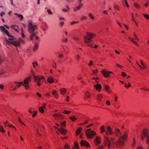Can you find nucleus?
I'll list each match as a JSON object with an SVG mask.
<instances>
[{"instance_id":"1","label":"nucleus","mask_w":149,"mask_h":149,"mask_svg":"<svg viewBox=\"0 0 149 149\" xmlns=\"http://www.w3.org/2000/svg\"><path fill=\"white\" fill-rule=\"evenodd\" d=\"M28 23V31L30 34V39L31 40H32L34 39V38L36 37L37 32H36L35 30L37 29V26L36 25H33L32 21L31 20H28L27 21Z\"/></svg>"},{"instance_id":"2","label":"nucleus","mask_w":149,"mask_h":149,"mask_svg":"<svg viewBox=\"0 0 149 149\" xmlns=\"http://www.w3.org/2000/svg\"><path fill=\"white\" fill-rule=\"evenodd\" d=\"M128 136L127 133H125L123 135L120 137L118 141L116 142H113V146L114 147L115 146L116 148L119 147L121 148V146L124 145V142L122 139L125 140L126 139Z\"/></svg>"},{"instance_id":"3","label":"nucleus","mask_w":149,"mask_h":149,"mask_svg":"<svg viewBox=\"0 0 149 149\" xmlns=\"http://www.w3.org/2000/svg\"><path fill=\"white\" fill-rule=\"evenodd\" d=\"M5 41L7 44H12L15 47L19 46L20 43H21L23 44H24L25 43V42L24 40L21 38H20L18 41H9L7 39H6Z\"/></svg>"},{"instance_id":"4","label":"nucleus","mask_w":149,"mask_h":149,"mask_svg":"<svg viewBox=\"0 0 149 149\" xmlns=\"http://www.w3.org/2000/svg\"><path fill=\"white\" fill-rule=\"evenodd\" d=\"M104 144L105 146H107L108 148L110 149L111 146V142L113 144L114 139L112 137L110 138L111 141L109 140L108 138L105 136H104Z\"/></svg>"},{"instance_id":"5","label":"nucleus","mask_w":149,"mask_h":149,"mask_svg":"<svg viewBox=\"0 0 149 149\" xmlns=\"http://www.w3.org/2000/svg\"><path fill=\"white\" fill-rule=\"evenodd\" d=\"M95 35L94 34L89 33L88 32L86 33V36L84 37V42L85 43H88L90 42V40L92 39Z\"/></svg>"},{"instance_id":"6","label":"nucleus","mask_w":149,"mask_h":149,"mask_svg":"<svg viewBox=\"0 0 149 149\" xmlns=\"http://www.w3.org/2000/svg\"><path fill=\"white\" fill-rule=\"evenodd\" d=\"M85 134L88 139L92 138L93 136L96 135V133L92 131L91 129L86 130Z\"/></svg>"},{"instance_id":"7","label":"nucleus","mask_w":149,"mask_h":149,"mask_svg":"<svg viewBox=\"0 0 149 149\" xmlns=\"http://www.w3.org/2000/svg\"><path fill=\"white\" fill-rule=\"evenodd\" d=\"M142 140H143L145 138H146V141L148 144H149V136L148 135L146 130H143L142 132V135H141Z\"/></svg>"},{"instance_id":"8","label":"nucleus","mask_w":149,"mask_h":149,"mask_svg":"<svg viewBox=\"0 0 149 149\" xmlns=\"http://www.w3.org/2000/svg\"><path fill=\"white\" fill-rule=\"evenodd\" d=\"M30 79V78L29 77H28L26 78L24 80V83L22 84L23 86L25 87V89L27 90L29 89V86L28 84Z\"/></svg>"},{"instance_id":"9","label":"nucleus","mask_w":149,"mask_h":149,"mask_svg":"<svg viewBox=\"0 0 149 149\" xmlns=\"http://www.w3.org/2000/svg\"><path fill=\"white\" fill-rule=\"evenodd\" d=\"M53 116L54 117L55 119L57 120L62 119L63 118V116L60 113L58 114L55 113L53 115Z\"/></svg>"},{"instance_id":"10","label":"nucleus","mask_w":149,"mask_h":149,"mask_svg":"<svg viewBox=\"0 0 149 149\" xmlns=\"http://www.w3.org/2000/svg\"><path fill=\"white\" fill-rule=\"evenodd\" d=\"M32 75L33 76L34 81H37V80H40L41 79H44V77L43 76H36L35 73L32 72Z\"/></svg>"},{"instance_id":"11","label":"nucleus","mask_w":149,"mask_h":149,"mask_svg":"<svg viewBox=\"0 0 149 149\" xmlns=\"http://www.w3.org/2000/svg\"><path fill=\"white\" fill-rule=\"evenodd\" d=\"M105 133L107 135L109 134L112 135L113 134V132L112 131V130L110 127L108 126L107 128V131H105Z\"/></svg>"},{"instance_id":"12","label":"nucleus","mask_w":149,"mask_h":149,"mask_svg":"<svg viewBox=\"0 0 149 149\" xmlns=\"http://www.w3.org/2000/svg\"><path fill=\"white\" fill-rule=\"evenodd\" d=\"M101 73L105 77H108L110 76L109 74L112 73V72L110 71L107 72L104 70L101 71Z\"/></svg>"},{"instance_id":"13","label":"nucleus","mask_w":149,"mask_h":149,"mask_svg":"<svg viewBox=\"0 0 149 149\" xmlns=\"http://www.w3.org/2000/svg\"><path fill=\"white\" fill-rule=\"evenodd\" d=\"M0 30L2 32H4L7 36H9V33L3 26H0Z\"/></svg>"},{"instance_id":"14","label":"nucleus","mask_w":149,"mask_h":149,"mask_svg":"<svg viewBox=\"0 0 149 149\" xmlns=\"http://www.w3.org/2000/svg\"><path fill=\"white\" fill-rule=\"evenodd\" d=\"M56 129H57L58 131L63 134H65L66 133V130L61 127L60 128H57L55 126L54 127Z\"/></svg>"},{"instance_id":"15","label":"nucleus","mask_w":149,"mask_h":149,"mask_svg":"<svg viewBox=\"0 0 149 149\" xmlns=\"http://www.w3.org/2000/svg\"><path fill=\"white\" fill-rule=\"evenodd\" d=\"M113 134H114L116 136L119 137L121 135V133L120 130L118 129L115 128L114 130Z\"/></svg>"},{"instance_id":"16","label":"nucleus","mask_w":149,"mask_h":149,"mask_svg":"<svg viewBox=\"0 0 149 149\" xmlns=\"http://www.w3.org/2000/svg\"><path fill=\"white\" fill-rule=\"evenodd\" d=\"M80 144L81 146H85L86 147H88L90 146L88 143L86 141L82 140L80 142Z\"/></svg>"},{"instance_id":"17","label":"nucleus","mask_w":149,"mask_h":149,"mask_svg":"<svg viewBox=\"0 0 149 149\" xmlns=\"http://www.w3.org/2000/svg\"><path fill=\"white\" fill-rule=\"evenodd\" d=\"M14 83L15 84V86L16 88H19L21 86V84H23V82L22 81L21 82L15 81Z\"/></svg>"},{"instance_id":"18","label":"nucleus","mask_w":149,"mask_h":149,"mask_svg":"<svg viewBox=\"0 0 149 149\" xmlns=\"http://www.w3.org/2000/svg\"><path fill=\"white\" fill-rule=\"evenodd\" d=\"M83 6V4H78V5L75 8H74V11H76L78 10H79Z\"/></svg>"},{"instance_id":"19","label":"nucleus","mask_w":149,"mask_h":149,"mask_svg":"<svg viewBox=\"0 0 149 149\" xmlns=\"http://www.w3.org/2000/svg\"><path fill=\"white\" fill-rule=\"evenodd\" d=\"M94 141L97 145H98L100 143V139L98 136H96Z\"/></svg>"},{"instance_id":"20","label":"nucleus","mask_w":149,"mask_h":149,"mask_svg":"<svg viewBox=\"0 0 149 149\" xmlns=\"http://www.w3.org/2000/svg\"><path fill=\"white\" fill-rule=\"evenodd\" d=\"M47 81L50 83H52L54 82V79L51 76H50L48 78Z\"/></svg>"},{"instance_id":"21","label":"nucleus","mask_w":149,"mask_h":149,"mask_svg":"<svg viewBox=\"0 0 149 149\" xmlns=\"http://www.w3.org/2000/svg\"><path fill=\"white\" fill-rule=\"evenodd\" d=\"M94 86L96 90H99V91H100V89H101L102 88V86L101 85L97 83V84L96 85H94Z\"/></svg>"},{"instance_id":"22","label":"nucleus","mask_w":149,"mask_h":149,"mask_svg":"<svg viewBox=\"0 0 149 149\" xmlns=\"http://www.w3.org/2000/svg\"><path fill=\"white\" fill-rule=\"evenodd\" d=\"M128 38L130 39V40L135 45L138 47L139 46V45L137 43V42H136L135 41H134V40H133L132 38H131L130 37H128Z\"/></svg>"},{"instance_id":"23","label":"nucleus","mask_w":149,"mask_h":149,"mask_svg":"<svg viewBox=\"0 0 149 149\" xmlns=\"http://www.w3.org/2000/svg\"><path fill=\"white\" fill-rule=\"evenodd\" d=\"M10 38H9L8 39V40L9 41L10 40H13V41H15L14 40H15V37L13 36H12L10 35L9 33V36H8ZM8 40V39H7Z\"/></svg>"},{"instance_id":"24","label":"nucleus","mask_w":149,"mask_h":149,"mask_svg":"<svg viewBox=\"0 0 149 149\" xmlns=\"http://www.w3.org/2000/svg\"><path fill=\"white\" fill-rule=\"evenodd\" d=\"M60 92L62 95H64L65 93L66 90L64 88H61L60 90Z\"/></svg>"},{"instance_id":"25","label":"nucleus","mask_w":149,"mask_h":149,"mask_svg":"<svg viewBox=\"0 0 149 149\" xmlns=\"http://www.w3.org/2000/svg\"><path fill=\"white\" fill-rule=\"evenodd\" d=\"M15 15H17V16L20 18L21 20H22L23 18L24 17L22 14H18L17 13H14V14Z\"/></svg>"},{"instance_id":"26","label":"nucleus","mask_w":149,"mask_h":149,"mask_svg":"<svg viewBox=\"0 0 149 149\" xmlns=\"http://www.w3.org/2000/svg\"><path fill=\"white\" fill-rule=\"evenodd\" d=\"M104 89L106 91L108 92H111L109 89V87L108 85H105L104 86Z\"/></svg>"},{"instance_id":"27","label":"nucleus","mask_w":149,"mask_h":149,"mask_svg":"<svg viewBox=\"0 0 149 149\" xmlns=\"http://www.w3.org/2000/svg\"><path fill=\"white\" fill-rule=\"evenodd\" d=\"M82 130V128L81 127H79L78 129L76 130V135H78L80 133Z\"/></svg>"},{"instance_id":"28","label":"nucleus","mask_w":149,"mask_h":149,"mask_svg":"<svg viewBox=\"0 0 149 149\" xmlns=\"http://www.w3.org/2000/svg\"><path fill=\"white\" fill-rule=\"evenodd\" d=\"M85 95L86 97L89 98L90 97L91 95L88 91H86L85 93Z\"/></svg>"},{"instance_id":"29","label":"nucleus","mask_w":149,"mask_h":149,"mask_svg":"<svg viewBox=\"0 0 149 149\" xmlns=\"http://www.w3.org/2000/svg\"><path fill=\"white\" fill-rule=\"evenodd\" d=\"M104 127V126H102L100 127V133H102L105 132Z\"/></svg>"},{"instance_id":"30","label":"nucleus","mask_w":149,"mask_h":149,"mask_svg":"<svg viewBox=\"0 0 149 149\" xmlns=\"http://www.w3.org/2000/svg\"><path fill=\"white\" fill-rule=\"evenodd\" d=\"M88 16L91 19L93 20L94 19V17L91 13L88 14Z\"/></svg>"},{"instance_id":"31","label":"nucleus","mask_w":149,"mask_h":149,"mask_svg":"<svg viewBox=\"0 0 149 149\" xmlns=\"http://www.w3.org/2000/svg\"><path fill=\"white\" fill-rule=\"evenodd\" d=\"M102 98V94H99L97 95V99L100 100H101V99Z\"/></svg>"},{"instance_id":"32","label":"nucleus","mask_w":149,"mask_h":149,"mask_svg":"<svg viewBox=\"0 0 149 149\" xmlns=\"http://www.w3.org/2000/svg\"><path fill=\"white\" fill-rule=\"evenodd\" d=\"M74 149H79L78 145L76 142H74Z\"/></svg>"},{"instance_id":"33","label":"nucleus","mask_w":149,"mask_h":149,"mask_svg":"<svg viewBox=\"0 0 149 149\" xmlns=\"http://www.w3.org/2000/svg\"><path fill=\"white\" fill-rule=\"evenodd\" d=\"M38 44L37 43H35L34 45L33 48V50L34 51H35L37 50L38 47Z\"/></svg>"},{"instance_id":"34","label":"nucleus","mask_w":149,"mask_h":149,"mask_svg":"<svg viewBox=\"0 0 149 149\" xmlns=\"http://www.w3.org/2000/svg\"><path fill=\"white\" fill-rule=\"evenodd\" d=\"M62 112L65 114H68L71 112V111H68L66 110H64L63 111H62Z\"/></svg>"},{"instance_id":"35","label":"nucleus","mask_w":149,"mask_h":149,"mask_svg":"<svg viewBox=\"0 0 149 149\" xmlns=\"http://www.w3.org/2000/svg\"><path fill=\"white\" fill-rule=\"evenodd\" d=\"M56 91H53L52 92V94L53 95L56 97V98H57V97L58 96V95L56 93Z\"/></svg>"},{"instance_id":"36","label":"nucleus","mask_w":149,"mask_h":149,"mask_svg":"<svg viewBox=\"0 0 149 149\" xmlns=\"http://www.w3.org/2000/svg\"><path fill=\"white\" fill-rule=\"evenodd\" d=\"M69 118L73 121H74L77 119V118L74 116L72 117H70Z\"/></svg>"},{"instance_id":"37","label":"nucleus","mask_w":149,"mask_h":149,"mask_svg":"<svg viewBox=\"0 0 149 149\" xmlns=\"http://www.w3.org/2000/svg\"><path fill=\"white\" fill-rule=\"evenodd\" d=\"M39 111L41 113H43L44 112V110L42 107H40L39 108Z\"/></svg>"},{"instance_id":"38","label":"nucleus","mask_w":149,"mask_h":149,"mask_svg":"<svg viewBox=\"0 0 149 149\" xmlns=\"http://www.w3.org/2000/svg\"><path fill=\"white\" fill-rule=\"evenodd\" d=\"M87 17L84 15H82L81 17L80 18V19L82 21L84 20H86L87 19Z\"/></svg>"},{"instance_id":"39","label":"nucleus","mask_w":149,"mask_h":149,"mask_svg":"<svg viewBox=\"0 0 149 149\" xmlns=\"http://www.w3.org/2000/svg\"><path fill=\"white\" fill-rule=\"evenodd\" d=\"M0 131L2 133H4L5 132L3 127L1 125L0 126Z\"/></svg>"},{"instance_id":"40","label":"nucleus","mask_w":149,"mask_h":149,"mask_svg":"<svg viewBox=\"0 0 149 149\" xmlns=\"http://www.w3.org/2000/svg\"><path fill=\"white\" fill-rule=\"evenodd\" d=\"M143 15L146 19H149V15H148V14H143Z\"/></svg>"},{"instance_id":"41","label":"nucleus","mask_w":149,"mask_h":149,"mask_svg":"<svg viewBox=\"0 0 149 149\" xmlns=\"http://www.w3.org/2000/svg\"><path fill=\"white\" fill-rule=\"evenodd\" d=\"M134 5V6L137 8H141L140 6L137 3H135Z\"/></svg>"},{"instance_id":"42","label":"nucleus","mask_w":149,"mask_h":149,"mask_svg":"<svg viewBox=\"0 0 149 149\" xmlns=\"http://www.w3.org/2000/svg\"><path fill=\"white\" fill-rule=\"evenodd\" d=\"M114 8L116 9H117L118 10H120V8L118 6L116 5L115 3L114 4Z\"/></svg>"},{"instance_id":"43","label":"nucleus","mask_w":149,"mask_h":149,"mask_svg":"<svg viewBox=\"0 0 149 149\" xmlns=\"http://www.w3.org/2000/svg\"><path fill=\"white\" fill-rule=\"evenodd\" d=\"M80 58V56L79 54H77L76 55V58L78 61H79Z\"/></svg>"},{"instance_id":"44","label":"nucleus","mask_w":149,"mask_h":149,"mask_svg":"<svg viewBox=\"0 0 149 149\" xmlns=\"http://www.w3.org/2000/svg\"><path fill=\"white\" fill-rule=\"evenodd\" d=\"M92 71L93 72L92 74L94 75H95L97 72L98 70L96 69V70H92Z\"/></svg>"},{"instance_id":"45","label":"nucleus","mask_w":149,"mask_h":149,"mask_svg":"<svg viewBox=\"0 0 149 149\" xmlns=\"http://www.w3.org/2000/svg\"><path fill=\"white\" fill-rule=\"evenodd\" d=\"M64 147L65 149H70V147L69 146H68V144L67 143H66V145L64 146Z\"/></svg>"},{"instance_id":"46","label":"nucleus","mask_w":149,"mask_h":149,"mask_svg":"<svg viewBox=\"0 0 149 149\" xmlns=\"http://www.w3.org/2000/svg\"><path fill=\"white\" fill-rule=\"evenodd\" d=\"M21 30V31H22V33H21L22 37V38H24L25 36L23 33V30L22 29V28Z\"/></svg>"},{"instance_id":"47","label":"nucleus","mask_w":149,"mask_h":149,"mask_svg":"<svg viewBox=\"0 0 149 149\" xmlns=\"http://www.w3.org/2000/svg\"><path fill=\"white\" fill-rule=\"evenodd\" d=\"M79 23L78 22L73 21L70 23L71 25H72L74 24H77Z\"/></svg>"},{"instance_id":"48","label":"nucleus","mask_w":149,"mask_h":149,"mask_svg":"<svg viewBox=\"0 0 149 149\" xmlns=\"http://www.w3.org/2000/svg\"><path fill=\"white\" fill-rule=\"evenodd\" d=\"M135 139H134L133 141V143L132 144V146L133 147H134L135 145Z\"/></svg>"},{"instance_id":"49","label":"nucleus","mask_w":149,"mask_h":149,"mask_svg":"<svg viewBox=\"0 0 149 149\" xmlns=\"http://www.w3.org/2000/svg\"><path fill=\"white\" fill-rule=\"evenodd\" d=\"M134 36V39L135 40H138L139 39L137 37L135 33L133 34Z\"/></svg>"},{"instance_id":"50","label":"nucleus","mask_w":149,"mask_h":149,"mask_svg":"<svg viewBox=\"0 0 149 149\" xmlns=\"http://www.w3.org/2000/svg\"><path fill=\"white\" fill-rule=\"evenodd\" d=\"M124 1L125 3V4L126 5V6L128 8L129 7V5L127 3V1L126 0H124Z\"/></svg>"},{"instance_id":"51","label":"nucleus","mask_w":149,"mask_h":149,"mask_svg":"<svg viewBox=\"0 0 149 149\" xmlns=\"http://www.w3.org/2000/svg\"><path fill=\"white\" fill-rule=\"evenodd\" d=\"M8 126L9 127H13V128L15 129V130L16 129V128H15V127L14 126H13V125H11V124H8Z\"/></svg>"},{"instance_id":"52","label":"nucleus","mask_w":149,"mask_h":149,"mask_svg":"<svg viewBox=\"0 0 149 149\" xmlns=\"http://www.w3.org/2000/svg\"><path fill=\"white\" fill-rule=\"evenodd\" d=\"M18 118L19 122L21 123L22 124H23L25 126V124L23 122H22L20 118L19 117H18Z\"/></svg>"},{"instance_id":"53","label":"nucleus","mask_w":149,"mask_h":149,"mask_svg":"<svg viewBox=\"0 0 149 149\" xmlns=\"http://www.w3.org/2000/svg\"><path fill=\"white\" fill-rule=\"evenodd\" d=\"M37 112L36 111H34V113L32 114V117H34L37 114Z\"/></svg>"},{"instance_id":"54","label":"nucleus","mask_w":149,"mask_h":149,"mask_svg":"<svg viewBox=\"0 0 149 149\" xmlns=\"http://www.w3.org/2000/svg\"><path fill=\"white\" fill-rule=\"evenodd\" d=\"M36 132H37V134L40 136H42V135L41 134H40L39 132H38V129L37 128L36 129Z\"/></svg>"},{"instance_id":"55","label":"nucleus","mask_w":149,"mask_h":149,"mask_svg":"<svg viewBox=\"0 0 149 149\" xmlns=\"http://www.w3.org/2000/svg\"><path fill=\"white\" fill-rule=\"evenodd\" d=\"M47 11L48 12V13L49 14H53L52 12L51 11V10L50 9H48L47 10Z\"/></svg>"},{"instance_id":"56","label":"nucleus","mask_w":149,"mask_h":149,"mask_svg":"<svg viewBox=\"0 0 149 149\" xmlns=\"http://www.w3.org/2000/svg\"><path fill=\"white\" fill-rule=\"evenodd\" d=\"M37 84L39 86H40L41 84L40 83V80H37Z\"/></svg>"},{"instance_id":"57","label":"nucleus","mask_w":149,"mask_h":149,"mask_svg":"<svg viewBox=\"0 0 149 149\" xmlns=\"http://www.w3.org/2000/svg\"><path fill=\"white\" fill-rule=\"evenodd\" d=\"M82 0H78L77 3L78 4H83L81 3V2Z\"/></svg>"},{"instance_id":"58","label":"nucleus","mask_w":149,"mask_h":149,"mask_svg":"<svg viewBox=\"0 0 149 149\" xmlns=\"http://www.w3.org/2000/svg\"><path fill=\"white\" fill-rule=\"evenodd\" d=\"M97 149H104V148L102 146H98Z\"/></svg>"},{"instance_id":"59","label":"nucleus","mask_w":149,"mask_h":149,"mask_svg":"<svg viewBox=\"0 0 149 149\" xmlns=\"http://www.w3.org/2000/svg\"><path fill=\"white\" fill-rule=\"evenodd\" d=\"M65 123L66 122L65 121H64L62 123H61V124L62 125H64V126H65Z\"/></svg>"},{"instance_id":"60","label":"nucleus","mask_w":149,"mask_h":149,"mask_svg":"<svg viewBox=\"0 0 149 149\" xmlns=\"http://www.w3.org/2000/svg\"><path fill=\"white\" fill-rule=\"evenodd\" d=\"M4 86L2 84H0V88L1 89H3Z\"/></svg>"},{"instance_id":"61","label":"nucleus","mask_w":149,"mask_h":149,"mask_svg":"<svg viewBox=\"0 0 149 149\" xmlns=\"http://www.w3.org/2000/svg\"><path fill=\"white\" fill-rule=\"evenodd\" d=\"M73 39L74 40H77V41H79V39L77 37H74L73 38Z\"/></svg>"},{"instance_id":"62","label":"nucleus","mask_w":149,"mask_h":149,"mask_svg":"<svg viewBox=\"0 0 149 149\" xmlns=\"http://www.w3.org/2000/svg\"><path fill=\"white\" fill-rule=\"evenodd\" d=\"M42 30L45 32V33H46V32H45V31H46V29L45 28H44V27L43 26L42 27Z\"/></svg>"},{"instance_id":"63","label":"nucleus","mask_w":149,"mask_h":149,"mask_svg":"<svg viewBox=\"0 0 149 149\" xmlns=\"http://www.w3.org/2000/svg\"><path fill=\"white\" fill-rule=\"evenodd\" d=\"M121 75L123 77H125L126 75V74L124 72H123L121 74Z\"/></svg>"},{"instance_id":"64","label":"nucleus","mask_w":149,"mask_h":149,"mask_svg":"<svg viewBox=\"0 0 149 149\" xmlns=\"http://www.w3.org/2000/svg\"><path fill=\"white\" fill-rule=\"evenodd\" d=\"M136 149H143L141 146H139Z\"/></svg>"}]
</instances>
